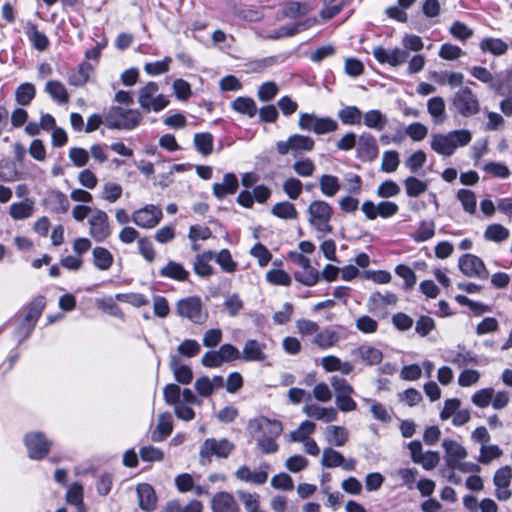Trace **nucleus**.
Here are the masks:
<instances>
[{
	"label": "nucleus",
	"instance_id": "nucleus-52",
	"mask_svg": "<svg viewBox=\"0 0 512 512\" xmlns=\"http://www.w3.org/2000/svg\"><path fill=\"white\" fill-rule=\"evenodd\" d=\"M435 235V222L433 220H422L418 229L411 235L412 239L417 242H425L433 238Z\"/></svg>",
	"mask_w": 512,
	"mask_h": 512
},
{
	"label": "nucleus",
	"instance_id": "nucleus-24",
	"mask_svg": "<svg viewBox=\"0 0 512 512\" xmlns=\"http://www.w3.org/2000/svg\"><path fill=\"white\" fill-rule=\"evenodd\" d=\"M212 512H240L234 496L226 491L216 493L211 499Z\"/></svg>",
	"mask_w": 512,
	"mask_h": 512
},
{
	"label": "nucleus",
	"instance_id": "nucleus-48",
	"mask_svg": "<svg viewBox=\"0 0 512 512\" xmlns=\"http://www.w3.org/2000/svg\"><path fill=\"white\" fill-rule=\"evenodd\" d=\"M237 496L247 512H265L260 508V495L245 490H238Z\"/></svg>",
	"mask_w": 512,
	"mask_h": 512
},
{
	"label": "nucleus",
	"instance_id": "nucleus-64",
	"mask_svg": "<svg viewBox=\"0 0 512 512\" xmlns=\"http://www.w3.org/2000/svg\"><path fill=\"white\" fill-rule=\"evenodd\" d=\"M509 235V230L501 224L489 225L484 233L485 238L493 242H502L508 239Z\"/></svg>",
	"mask_w": 512,
	"mask_h": 512
},
{
	"label": "nucleus",
	"instance_id": "nucleus-32",
	"mask_svg": "<svg viewBox=\"0 0 512 512\" xmlns=\"http://www.w3.org/2000/svg\"><path fill=\"white\" fill-rule=\"evenodd\" d=\"M139 506L145 511H153L156 508L157 497L153 487L147 483L137 486Z\"/></svg>",
	"mask_w": 512,
	"mask_h": 512
},
{
	"label": "nucleus",
	"instance_id": "nucleus-54",
	"mask_svg": "<svg viewBox=\"0 0 512 512\" xmlns=\"http://www.w3.org/2000/svg\"><path fill=\"white\" fill-rule=\"evenodd\" d=\"M194 145L199 153L208 156L213 150V136L209 132L196 133L193 139Z\"/></svg>",
	"mask_w": 512,
	"mask_h": 512
},
{
	"label": "nucleus",
	"instance_id": "nucleus-6",
	"mask_svg": "<svg viewBox=\"0 0 512 512\" xmlns=\"http://www.w3.org/2000/svg\"><path fill=\"white\" fill-rule=\"evenodd\" d=\"M234 449L235 445L227 438H207L200 446L199 462L201 465H208L213 456L226 459Z\"/></svg>",
	"mask_w": 512,
	"mask_h": 512
},
{
	"label": "nucleus",
	"instance_id": "nucleus-16",
	"mask_svg": "<svg viewBox=\"0 0 512 512\" xmlns=\"http://www.w3.org/2000/svg\"><path fill=\"white\" fill-rule=\"evenodd\" d=\"M28 456L33 460L43 459L50 451L52 441L41 432H30L24 437Z\"/></svg>",
	"mask_w": 512,
	"mask_h": 512
},
{
	"label": "nucleus",
	"instance_id": "nucleus-2",
	"mask_svg": "<svg viewBox=\"0 0 512 512\" xmlns=\"http://www.w3.org/2000/svg\"><path fill=\"white\" fill-rule=\"evenodd\" d=\"M471 139L472 134L467 129L452 130L432 135L430 146L437 154L449 157L458 148L468 145Z\"/></svg>",
	"mask_w": 512,
	"mask_h": 512
},
{
	"label": "nucleus",
	"instance_id": "nucleus-36",
	"mask_svg": "<svg viewBox=\"0 0 512 512\" xmlns=\"http://www.w3.org/2000/svg\"><path fill=\"white\" fill-rule=\"evenodd\" d=\"M93 265L100 271L109 270L113 263L114 257L112 253L105 247L96 246L92 250Z\"/></svg>",
	"mask_w": 512,
	"mask_h": 512
},
{
	"label": "nucleus",
	"instance_id": "nucleus-59",
	"mask_svg": "<svg viewBox=\"0 0 512 512\" xmlns=\"http://www.w3.org/2000/svg\"><path fill=\"white\" fill-rule=\"evenodd\" d=\"M457 199L460 201L465 212L474 214L476 212L477 198L473 191L460 189L457 192Z\"/></svg>",
	"mask_w": 512,
	"mask_h": 512
},
{
	"label": "nucleus",
	"instance_id": "nucleus-39",
	"mask_svg": "<svg viewBox=\"0 0 512 512\" xmlns=\"http://www.w3.org/2000/svg\"><path fill=\"white\" fill-rule=\"evenodd\" d=\"M173 421L169 413H163L158 418V423L155 430L151 434V439L154 442H162L167 436L172 433Z\"/></svg>",
	"mask_w": 512,
	"mask_h": 512
},
{
	"label": "nucleus",
	"instance_id": "nucleus-7",
	"mask_svg": "<svg viewBox=\"0 0 512 512\" xmlns=\"http://www.w3.org/2000/svg\"><path fill=\"white\" fill-rule=\"evenodd\" d=\"M301 130L314 132L317 135L335 132L339 126L331 117H318L313 113H301L298 119Z\"/></svg>",
	"mask_w": 512,
	"mask_h": 512
},
{
	"label": "nucleus",
	"instance_id": "nucleus-15",
	"mask_svg": "<svg viewBox=\"0 0 512 512\" xmlns=\"http://www.w3.org/2000/svg\"><path fill=\"white\" fill-rule=\"evenodd\" d=\"M162 218V209L153 204H147L132 213V222L142 229H153Z\"/></svg>",
	"mask_w": 512,
	"mask_h": 512
},
{
	"label": "nucleus",
	"instance_id": "nucleus-5",
	"mask_svg": "<svg viewBox=\"0 0 512 512\" xmlns=\"http://www.w3.org/2000/svg\"><path fill=\"white\" fill-rule=\"evenodd\" d=\"M138 104L145 112H160L169 104V99L159 93V85L150 81L138 90Z\"/></svg>",
	"mask_w": 512,
	"mask_h": 512
},
{
	"label": "nucleus",
	"instance_id": "nucleus-46",
	"mask_svg": "<svg viewBox=\"0 0 512 512\" xmlns=\"http://www.w3.org/2000/svg\"><path fill=\"white\" fill-rule=\"evenodd\" d=\"M362 114V111L357 106L348 105L341 108L337 116L344 125H360Z\"/></svg>",
	"mask_w": 512,
	"mask_h": 512
},
{
	"label": "nucleus",
	"instance_id": "nucleus-10",
	"mask_svg": "<svg viewBox=\"0 0 512 512\" xmlns=\"http://www.w3.org/2000/svg\"><path fill=\"white\" fill-rule=\"evenodd\" d=\"M176 312L180 317L187 318L194 324H202L208 316L198 296L180 299L176 304Z\"/></svg>",
	"mask_w": 512,
	"mask_h": 512
},
{
	"label": "nucleus",
	"instance_id": "nucleus-50",
	"mask_svg": "<svg viewBox=\"0 0 512 512\" xmlns=\"http://www.w3.org/2000/svg\"><path fill=\"white\" fill-rule=\"evenodd\" d=\"M271 213L280 219L294 220L298 217L295 205L289 201L278 202L271 208Z\"/></svg>",
	"mask_w": 512,
	"mask_h": 512
},
{
	"label": "nucleus",
	"instance_id": "nucleus-60",
	"mask_svg": "<svg viewBox=\"0 0 512 512\" xmlns=\"http://www.w3.org/2000/svg\"><path fill=\"white\" fill-rule=\"evenodd\" d=\"M266 281L272 285L290 286L292 279L290 275L282 269H270L265 275Z\"/></svg>",
	"mask_w": 512,
	"mask_h": 512
},
{
	"label": "nucleus",
	"instance_id": "nucleus-56",
	"mask_svg": "<svg viewBox=\"0 0 512 512\" xmlns=\"http://www.w3.org/2000/svg\"><path fill=\"white\" fill-rule=\"evenodd\" d=\"M231 106L235 111L250 118L254 117L257 112L254 100L249 97H238L232 102Z\"/></svg>",
	"mask_w": 512,
	"mask_h": 512
},
{
	"label": "nucleus",
	"instance_id": "nucleus-40",
	"mask_svg": "<svg viewBox=\"0 0 512 512\" xmlns=\"http://www.w3.org/2000/svg\"><path fill=\"white\" fill-rule=\"evenodd\" d=\"M327 442L336 447L344 446L349 438L348 430L343 426L330 425L324 432Z\"/></svg>",
	"mask_w": 512,
	"mask_h": 512
},
{
	"label": "nucleus",
	"instance_id": "nucleus-31",
	"mask_svg": "<svg viewBox=\"0 0 512 512\" xmlns=\"http://www.w3.org/2000/svg\"><path fill=\"white\" fill-rule=\"evenodd\" d=\"M92 71L93 67L90 63L82 62L68 72V83L76 87L84 86L88 82Z\"/></svg>",
	"mask_w": 512,
	"mask_h": 512
},
{
	"label": "nucleus",
	"instance_id": "nucleus-62",
	"mask_svg": "<svg viewBox=\"0 0 512 512\" xmlns=\"http://www.w3.org/2000/svg\"><path fill=\"white\" fill-rule=\"evenodd\" d=\"M123 188L115 182H106L103 185L100 197L109 202L114 203L122 196Z\"/></svg>",
	"mask_w": 512,
	"mask_h": 512
},
{
	"label": "nucleus",
	"instance_id": "nucleus-19",
	"mask_svg": "<svg viewBox=\"0 0 512 512\" xmlns=\"http://www.w3.org/2000/svg\"><path fill=\"white\" fill-rule=\"evenodd\" d=\"M459 268L468 277L487 279L489 273L484 262L473 254H465L459 259Z\"/></svg>",
	"mask_w": 512,
	"mask_h": 512
},
{
	"label": "nucleus",
	"instance_id": "nucleus-58",
	"mask_svg": "<svg viewBox=\"0 0 512 512\" xmlns=\"http://www.w3.org/2000/svg\"><path fill=\"white\" fill-rule=\"evenodd\" d=\"M214 259L224 272L233 273L237 270L238 264L233 260L228 249H222L217 254H214Z\"/></svg>",
	"mask_w": 512,
	"mask_h": 512
},
{
	"label": "nucleus",
	"instance_id": "nucleus-45",
	"mask_svg": "<svg viewBox=\"0 0 512 512\" xmlns=\"http://www.w3.org/2000/svg\"><path fill=\"white\" fill-rule=\"evenodd\" d=\"M311 10V7L307 3H301L297 1L286 3L281 11V18L296 19L300 16L307 14Z\"/></svg>",
	"mask_w": 512,
	"mask_h": 512
},
{
	"label": "nucleus",
	"instance_id": "nucleus-17",
	"mask_svg": "<svg viewBox=\"0 0 512 512\" xmlns=\"http://www.w3.org/2000/svg\"><path fill=\"white\" fill-rule=\"evenodd\" d=\"M361 211L364 213L368 220H375L378 217L390 218L396 215L399 211V206L392 201H380L375 204L371 200H366L361 205Z\"/></svg>",
	"mask_w": 512,
	"mask_h": 512
},
{
	"label": "nucleus",
	"instance_id": "nucleus-35",
	"mask_svg": "<svg viewBox=\"0 0 512 512\" xmlns=\"http://www.w3.org/2000/svg\"><path fill=\"white\" fill-rule=\"evenodd\" d=\"M169 366L177 382L185 385L191 383L193 372L189 366L180 363L179 357L172 355Z\"/></svg>",
	"mask_w": 512,
	"mask_h": 512
},
{
	"label": "nucleus",
	"instance_id": "nucleus-12",
	"mask_svg": "<svg viewBox=\"0 0 512 512\" xmlns=\"http://www.w3.org/2000/svg\"><path fill=\"white\" fill-rule=\"evenodd\" d=\"M45 307V298L37 296L26 307L25 318L17 329L18 335L26 339L32 333L42 311Z\"/></svg>",
	"mask_w": 512,
	"mask_h": 512
},
{
	"label": "nucleus",
	"instance_id": "nucleus-4",
	"mask_svg": "<svg viewBox=\"0 0 512 512\" xmlns=\"http://www.w3.org/2000/svg\"><path fill=\"white\" fill-rule=\"evenodd\" d=\"M307 214L308 222L315 230L324 234L332 232L330 221L333 208L329 203L324 200H314L309 204Z\"/></svg>",
	"mask_w": 512,
	"mask_h": 512
},
{
	"label": "nucleus",
	"instance_id": "nucleus-33",
	"mask_svg": "<svg viewBox=\"0 0 512 512\" xmlns=\"http://www.w3.org/2000/svg\"><path fill=\"white\" fill-rule=\"evenodd\" d=\"M239 183L235 174L227 173L221 183L213 185V194L218 199H223L227 195L234 194L238 189Z\"/></svg>",
	"mask_w": 512,
	"mask_h": 512
},
{
	"label": "nucleus",
	"instance_id": "nucleus-22",
	"mask_svg": "<svg viewBox=\"0 0 512 512\" xmlns=\"http://www.w3.org/2000/svg\"><path fill=\"white\" fill-rule=\"evenodd\" d=\"M351 355L356 361L365 365L374 366L383 359V353L378 348L370 344H362L351 351Z\"/></svg>",
	"mask_w": 512,
	"mask_h": 512
},
{
	"label": "nucleus",
	"instance_id": "nucleus-20",
	"mask_svg": "<svg viewBox=\"0 0 512 512\" xmlns=\"http://www.w3.org/2000/svg\"><path fill=\"white\" fill-rule=\"evenodd\" d=\"M379 148L375 137L370 133H362L357 140L356 154L362 161H374L378 157Z\"/></svg>",
	"mask_w": 512,
	"mask_h": 512
},
{
	"label": "nucleus",
	"instance_id": "nucleus-41",
	"mask_svg": "<svg viewBox=\"0 0 512 512\" xmlns=\"http://www.w3.org/2000/svg\"><path fill=\"white\" fill-rule=\"evenodd\" d=\"M319 189L326 197H334L341 189V183L337 176L322 174L318 178Z\"/></svg>",
	"mask_w": 512,
	"mask_h": 512
},
{
	"label": "nucleus",
	"instance_id": "nucleus-18",
	"mask_svg": "<svg viewBox=\"0 0 512 512\" xmlns=\"http://www.w3.org/2000/svg\"><path fill=\"white\" fill-rule=\"evenodd\" d=\"M512 480V469L509 466L499 468L493 477L495 496L499 501H507L512 496L510 484Z\"/></svg>",
	"mask_w": 512,
	"mask_h": 512
},
{
	"label": "nucleus",
	"instance_id": "nucleus-11",
	"mask_svg": "<svg viewBox=\"0 0 512 512\" xmlns=\"http://www.w3.org/2000/svg\"><path fill=\"white\" fill-rule=\"evenodd\" d=\"M164 400L168 405L174 407V413L177 418L183 421H191L195 417L194 410L189 406L190 404H184L180 400V386L177 384H167L163 389Z\"/></svg>",
	"mask_w": 512,
	"mask_h": 512
},
{
	"label": "nucleus",
	"instance_id": "nucleus-37",
	"mask_svg": "<svg viewBox=\"0 0 512 512\" xmlns=\"http://www.w3.org/2000/svg\"><path fill=\"white\" fill-rule=\"evenodd\" d=\"M363 124L376 131H382L388 124V118L378 109H371L362 114Z\"/></svg>",
	"mask_w": 512,
	"mask_h": 512
},
{
	"label": "nucleus",
	"instance_id": "nucleus-1",
	"mask_svg": "<svg viewBox=\"0 0 512 512\" xmlns=\"http://www.w3.org/2000/svg\"><path fill=\"white\" fill-rule=\"evenodd\" d=\"M402 48H394L392 50H386L382 46H377L373 49L372 54L374 58L381 64H389L391 66H400L404 64L409 53L407 50L418 52L423 49L422 39L413 34H406L402 39Z\"/></svg>",
	"mask_w": 512,
	"mask_h": 512
},
{
	"label": "nucleus",
	"instance_id": "nucleus-61",
	"mask_svg": "<svg viewBox=\"0 0 512 512\" xmlns=\"http://www.w3.org/2000/svg\"><path fill=\"white\" fill-rule=\"evenodd\" d=\"M66 502L77 507V510L85 509L83 503V487L79 483H73L67 490Z\"/></svg>",
	"mask_w": 512,
	"mask_h": 512
},
{
	"label": "nucleus",
	"instance_id": "nucleus-51",
	"mask_svg": "<svg viewBox=\"0 0 512 512\" xmlns=\"http://www.w3.org/2000/svg\"><path fill=\"white\" fill-rule=\"evenodd\" d=\"M36 88L30 82L20 84L15 91V100L21 106L29 105L35 98Z\"/></svg>",
	"mask_w": 512,
	"mask_h": 512
},
{
	"label": "nucleus",
	"instance_id": "nucleus-47",
	"mask_svg": "<svg viewBox=\"0 0 512 512\" xmlns=\"http://www.w3.org/2000/svg\"><path fill=\"white\" fill-rule=\"evenodd\" d=\"M34 203L26 199L22 202L13 203L9 207V214L15 220H23L33 215Z\"/></svg>",
	"mask_w": 512,
	"mask_h": 512
},
{
	"label": "nucleus",
	"instance_id": "nucleus-27",
	"mask_svg": "<svg viewBox=\"0 0 512 512\" xmlns=\"http://www.w3.org/2000/svg\"><path fill=\"white\" fill-rule=\"evenodd\" d=\"M314 23H315L314 19L313 20L309 19L305 22H298L295 24L284 25L277 30L271 31L268 35L265 36V38L270 39V40H279L281 38L292 37V36L296 35L297 33H299L300 31L307 29Z\"/></svg>",
	"mask_w": 512,
	"mask_h": 512
},
{
	"label": "nucleus",
	"instance_id": "nucleus-3",
	"mask_svg": "<svg viewBox=\"0 0 512 512\" xmlns=\"http://www.w3.org/2000/svg\"><path fill=\"white\" fill-rule=\"evenodd\" d=\"M143 117L138 109H127L112 106L104 115V123L109 129L133 130L142 121Z\"/></svg>",
	"mask_w": 512,
	"mask_h": 512
},
{
	"label": "nucleus",
	"instance_id": "nucleus-38",
	"mask_svg": "<svg viewBox=\"0 0 512 512\" xmlns=\"http://www.w3.org/2000/svg\"><path fill=\"white\" fill-rule=\"evenodd\" d=\"M214 258L212 251H205L198 254L193 262V270L200 277H209L213 274V267L210 262Z\"/></svg>",
	"mask_w": 512,
	"mask_h": 512
},
{
	"label": "nucleus",
	"instance_id": "nucleus-42",
	"mask_svg": "<svg viewBox=\"0 0 512 512\" xmlns=\"http://www.w3.org/2000/svg\"><path fill=\"white\" fill-rule=\"evenodd\" d=\"M44 91L59 104H65L69 101V94L65 85L58 80L48 81Z\"/></svg>",
	"mask_w": 512,
	"mask_h": 512
},
{
	"label": "nucleus",
	"instance_id": "nucleus-13",
	"mask_svg": "<svg viewBox=\"0 0 512 512\" xmlns=\"http://www.w3.org/2000/svg\"><path fill=\"white\" fill-rule=\"evenodd\" d=\"M289 258L298 265L303 271L294 273L296 281L305 286H314L320 278V273L317 269L311 266L310 259L299 252H290Z\"/></svg>",
	"mask_w": 512,
	"mask_h": 512
},
{
	"label": "nucleus",
	"instance_id": "nucleus-29",
	"mask_svg": "<svg viewBox=\"0 0 512 512\" xmlns=\"http://www.w3.org/2000/svg\"><path fill=\"white\" fill-rule=\"evenodd\" d=\"M24 31L32 46L36 50L44 51L48 48V37L43 32L38 30V27L35 23L27 21L24 26Z\"/></svg>",
	"mask_w": 512,
	"mask_h": 512
},
{
	"label": "nucleus",
	"instance_id": "nucleus-44",
	"mask_svg": "<svg viewBox=\"0 0 512 512\" xmlns=\"http://www.w3.org/2000/svg\"><path fill=\"white\" fill-rule=\"evenodd\" d=\"M397 300V296L392 292H373L369 296L368 306L370 310H376L385 306L395 305Z\"/></svg>",
	"mask_w": 512,
	"mask_h": 512
},
{
	"label": "nucleus",
	"instance_id": "nucleus-53",
	"mask_svg": "<svg viewBox=\"0 0 512 512\" xmlns=\"http://www.w3.org/2000/svg\"><path fill=\"white\" fill-rule=\"evenodd\" d=\"M405 191L408 197H418L428 189V183L417 177L409 176L403 181Z\"/></svg>",
	"mask_w": 512,
	"mask_h": 512
},
{
	"label": "nucleus",
	"instance_id": "nucleus-43",
	"mask_svg": "<svg viewBox=\"0 0 512 512\" xmlns=\"http://www.w3.org/2000/svg\"><path fill=\"white\" fill-rule=\"evenodd\" d=\"M235 476L244 482H250L257 485L264 484L268 479L265 471H251L247 466H241L235 472Z\"/></svg>",
	"mask_w": 512,
	"mask_h": 512
},
{
	"label": "nucleus",
	"instance_id": "nucleus-25",
	"mask_svg": "<svg viewBox=\"0 0 512 512\" xmlns=\"http://www.w3.org/2000/svg\"><path fill=\"white\" fill-rule=\"evenodd\" d=\"M266 344L255 339H249L245 342L241 352L242 360L246 362H262L266 359L264 350Z\"/></svg>",
	"mask_w": 512,
	"mask_h": 512
},
{
	"label": "nucleus",
	"instance_id": "nucleus-49",
	"mask_svg": "<svg viewBox=\"0 0 512 512\" xmlns=\"http://www.w3.org/2000/svg\"><path fill=\"white\" fill-rule=\"evenodd\" d=\"M339 340L340 337L336 331L324 329L315 335L313 343L320 349H329L335 346Z\"/></svg>",
	"mask_w": 512,
	"mask_h": 512
},
{
	"label": "nucleus",
	"instance_id": "nucleus-26",
	"mask_svg": "<svg viewBox=\"0 0 512 512\" xmlns=\"http://www.w3.org/2000/svg\"><path fill=\"white\" fill-rule=\"evenodd\" d=\"M442 446L445 451L444 458L449 468L468 455L466 448L455 440L445 439Z\"/></svg>",
	"mask_w": 512,
	"mask_h": 512
},
{
	"label": "nucleus",
	"instance_id": "nucleus-34",
	"mask_svg": "<svg viewBox=\"0 0 512 512\" xmlns=\"http://www.w3.org/2000/svg\"><path fill=\"white\" fill-rule=\"evenodd\" d=\"M160 276L173 279L179 282L187 281L189 278V271L185 267L173 260L167 262L159 271Z\"/></svg>",
	"mask_w": 512,
	"mask_h": 512
},
{
	"label": "nucleus",
	"instance_id": "nucleus-55",
	"mask_svg": "<svg viewBox=\"0 0 512 512\" xmlns=\"http://www.w3.org/2000/svg\"><path fill=\"white\" fill-rule=\"evenodd\" d=\"M480 48L484 52L500 56L506 53L508 45L498 38H485L480 42Z\"/></svg>",
	"mask_w": 512,
	"mask_h": 512
},
{
	"label": "nucleus",
	"instance_id": "nucleus-63",
	"mask_svg": "<svg viewBox=\"0 0 512 512\" xmlns=\"http://www.w3.org/2000/svg\"><path fill=\"white\" fill-rule=\"evenodd\" d=\"M292 169L298 176L307 178L313 176L316 165L312 159L302 158L293 163Z\"/></svg>",
	"mask_w": 512,
	"mask_h": 512
},
{
	"label": "nucleus",
	"instance_id": "nucleus-8",
	"mask_svg": "<svg viewBox=\"0 0 512 512\" xmlns=\"http://www.w3.org/2000/svg\"><path fill=\"white\" fill-rule=\"evenodd\" d=\"M452 106L462 117H472L479 113L480 102L469 87H461L452 97Z\"/></svg>",
	"mask_w": 512,
	"mask_h": 512
},
{
	"label": "nucleus",
	"instance_id": "nucleus-9",
	"mask_svg": "<svg viewBox=\"0 0 512 512\" xmlns=\"http://www.w3.org/2000/svg\"><path fill=\"white\" fill-rule=\"evenodd\" d=\"M314 140L306 135L293 134L286 140L276 142V150L280 155L292 153L295 157L305 152H310L314 149Z\"/></svg>",
	"mask_w": 512,
	"mask_h": 512
},
{
	"label": "nucleus",
	"instance_id": "nucleus-14",
	"mask_svg": "<svg viewBox=\"0 0 512 512\" xmlns=\"http://www.w3.org/2000/svg\"><path fill=\"white\" fill-rule=\"evenodd\" d=\"M89 235L96 242H104L111 234L108 214L95 208L88 218Z\"/></svg>",
	"mask_w": 512,
	"mask_h": 512
},
{
	"label": "nucleus",
	"instance_id": "nucleus-23",
	"mask_svg": "<svg viewBox=\"0 0 512 512\" xmlns=\"http://www.w3.org/2000/svg\"><path fill=\"white\" fill-rule=\"evenodd\" d=\"M302 412L310 418L323 421L325 423L334 422L338 418L337 409L334 407H324L315 403L305 404Z\"/></svg>",
	"mask_w": 512,
	"mask_h": 512
},
{
	"label": "nucleus",
	"instance_id": "nucleus-57",
	"mask_svg": "<svg viewBox=\"0 0 512 512\" xmlns=\"http://www.w3.org/2000/svg\"><path fill=\"white\" fill-rule=\"evenodd\" d=\"M316 425L311 421H303L297 429L289 434V439L292 442H304L310 439L309 436L315 431Z\"/></svg>",
	"mask_w": 512,
	"mask_h": 512
},
{
	"label": "nucleus",
	"instance_id": "nucleus-28",
	"mask_svg": "<svg viewBox=\"0 0 512 512\" xmlns=\"http://www.w3.org/2000/svg\"><path fill=\"white\" fill-rule=\"evenodd\" d=\"M470 74L482 83L489 84L490 88L497 93L504 95L502 80L495 79L492 73L485 67L473 66L470 68Z\"/></svg>",
	"mask_w": 512,
	"mask_h": 512
},
{
	"label": "nucleus",
	"instance_id": "nucleus-21",
	"mask_svg": "<svg viewBox=\"0 0 512 512\" xmlns=\"http://www.w3.org/2000/svg\"><path fill=\"white\" fill-rule=\"evenodd\" d=\"M249 428L253 432H259V436L279 437L283 431L282 423L276 419L265 416L257 417L249 422Z\"/></svg>",
	"mask_w": 512,
	"mask_h": 512
},
{
	"label": "nucleus",
	"instance_id": "nucleus-30",
	"mask_svg": "<svg viewBox=\"0 0 512 512\" xmlns=\"http://www.w3.org/2000/svg\"><path fill=\"white\" fill-rule=\"evenodd\" d=\"M427 111L435 125H441L447 119L446 104L440 96L432 97L427 101Z\"/></svg>",
	"mask_w": 512,
	"mask_h": 512
}]
</instances>
